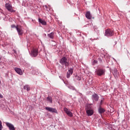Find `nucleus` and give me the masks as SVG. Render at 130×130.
Returning <instances> with one entry per match:
<instances>
[{"mask_svg": "<svg viewBox=\"0 0 130 130\" xmlns=\"http://www.w3.org/2000/svg\"><path fill=\"white\" fill-rule=\"evenodd\" d=\"M113 74L114 77L115 78H116V77H117V70H116V69L114 70Z\"/></svg>", "mask_w": 130, "mask_h": 130, "instance_id": "a211bd4d", "label": "nucleus"}, {"mask_svg": "<svg viewBox=\"0 0 130 130\" xmlns=\"http://www.w3.org/2000/svg\"><path fill=\"white\" fill-rule=\"evenodd\" d=\"M14 52L16 53V51H15V50H14Z\"/></svg>", "mask_w": 130, "mask_h": 130, "instance_id": "393cba45", "label": "nucleus"}, {"mask_svg": "<svg viewBox=\"0 0 130 130\" xmlns=\"http://www.w3.org/2000/svg\"><path fill=\"white\" fill-rule=\"evenodd\" d=\"M59 62L61 64H62V66H65L66 68H67V67H69V66H70V61L66 57H62L60 59Z\"/></svg>", "mask_w": 130, "mask_h": 130, "instance_id": "f257e3e1", "label": "nucleus"}, {"mask_svg": "<svg viewBox=\"0 0 130 130\" xmlns=\"http://www.w3.org/2000/svg\"><path fill=\"white\" fill-rule=\"evenodd\" d=\"M15 72H16L17 74H18V75H23V71H22V70H21V69L16 68H15Z\"/></svg>", "mask_w": 130, "mask_h": 130, "instance_id": "ddd939ff", "label": "nucleus"}, {"mask_svg": "<svg viewBox=\"0 0 130 130\" xmlns=\"http://www.w3.org/2000/svg\"><path fill=\"white\" fill-rule=\"evenodd\" d=\"M48 36L49 38H51V39H53V38H54V32H51L50 34H48Z\"/></svg>", "mask_w": 130, "mask_h": 130, "instance_id": "f3484780", "label": "nucleus"}, {"mask_svg": "<svg viewBox=\"0 0 130 130\" xmlns=\"http://www.w3.org/2000/svg\"><path fill=\"white\" fill-rule=\"evenodd\" d=\"M114 35V31L112 29H107L105 31V35L107 37H111V36H113Z\"/></svg>", "mask_w": 130, "mask_h": 130, "instance_id": "7ed1b4c3", "label": "nucleus"}, {"mask_svg": "<svg viewBox=\"0 0 130 130\" xmlns=\"http://www.w3.org/2000/svg\"><path fill=\"white\" fill-rule=\"evenodd\" d=\"M64 111L66 112V114L68 115V116H70V117H73V113L69 110V109L67 108H64Z\"/></svg>", "mask_w": 130, "mask_h": 130, "instance_id": "1a4fd4ad", "label": "nucleus"}, {"mask_svg": "<svg viewBox=\"0 0 130 130\" xmlns=\"http://www.w3.org/2000/svg\"><path fill=\"white\" fill-rule=\"evenodd\" d=\"M39 23H41V24H42L43 25H44L47 24V23L46 22V21H45V20H42L41 18H39Z\"/></svg>", "mask_w": 130, "mask_h": 130, "instance_id": "2eb2a0df", "label": "nucleus"}, {"mask_svg": "<svg viewBox=\"0 0 130 130\" xmlns=\"http://www.w3.org/2000/svg\"><path fill=\"white\" fill-rule=\"evenodd\" d=\"M95 73L97 76L101 77V76L105 75V70L99 68L95 70Z\"/></svg>", "mask_w": 130, "mask_h": 130, "instance_id": "f03ea898", "label": "nucleus"}, {"mask_svg": "<svg viewBox=\"0 0 130 130\" xmlns=\"http://www.w3.org/2000/svg\"><path fill=\"white\" fill-rule=\"evenodd\" d=\"M99 112L100 114H102V113H104L105 112V110L101 107L99 109Z\"/></svg>", "mask_w": 130, "mask_h": 130, "instance_id": "dca6fc26", "label": "nucleus"}, {"mask_svg": "<svg viewBox=\"0 0 130 130\" xmlns=\"http://www.w3.org/2000/svg\"><path fill=\"white\" fill-rule=\"evenodd\" d=\"M85 17L87 18V19H88L89 20H91L92 19V15H91V13L90 11H87L85 14Z\"/></svg>", "mask_w": 130, "mask_h": 130, "instance_id": "f8f14e48", "label": "nucleus"}, {"mask_svg": "<svg viewBox=\"0 0 130 130\" xmlns=\"http://www.w3.org/2000/svg\"><path fill=\"white\" fill-rule=\"evenodd\" d=\"M0 13H2V14H4V11L2 10V9L0 8Z\"/></svg>", "mask_w": 130, "mask_h": 130, "instance_id": "5701e85b", "label": "nucleus"}, {"mask_svg": "<svg viewBox=\"0 0 130 130\" xmlns=\"http://www.w3.org/2000/svg\"><path fill=\"white\" fill-rule=\"evenodd\" d=\"M11 28H16V29H17V26H16L15 25H12Z\"/></svg>", "mask_w": 130, "mask_h": 130, "instance_id": "4be33fe9", "label": "nucleus"}, {"mask_svg": "<svg viewBox=\"0 0 130 130\" xmlns=\"http://www.w3.org/2000/svg\"><path fill=\"white\" fill-rule=\"evenodd\" d=\"M16 30L18 35L22 36L24 34V30L22 29V26H21V25H17Z\"/></svg>", "mask_w": 130, "mask_h": 130, "instance_id": "423d86ee", "label": "nucleus"}, {"mask_svg": "<svg viewBox=\"0 0 130 130\" xmlns=\"http://www.w3.org/2000/svg\"><path fill=\"white\" fill-rule=\"evenodd\" d=\"M47 100H48L50 103H52V98L48 96L47 98Z\"/></svg>", "mask_w": 130, "mask_h": 130, "instance_id": "aec40b11", "label": "nucleus"}, {"mask_svg": "<svg viewBox=\"0 0 130 130\" xmlns=\"http://www.w3.org/2000/svg\"><path fill=\"white\" fill-rule=\"evenodd\" d=\"M30 54L31 56H32L33 57H36V56L38 55V49H32Z\"/></svg>", "mask_w": 130, "mask_h": 130, "instance_id": "6e6552de", "label": "nucleus"}, {"mask_svg": "<svg viewBox=\"0 0 130 130\" xmlns=\"http://www.w3.org/2000/svg\"><path fill=\"white\" fill-rule=\"evenodd\" d=\"M6 124L7 126L9 128V130H16L15 128V126L13 125V124L9 123V122H6Z\"/></svg>", "mask_w": 130, "mask_h": 130, "instance_id": "9d476101", "label": "nucleus"}, {"mask_svg": "<svg viewBox=\"0 0 130 130\" xmlns=\"http://www.w3.org/2000/svg\"><path fill=\"white\" fill-rule=\"evenodd\" d=\"M46 110H47L49 112H52V113H56L57 114V110L55 108L49 107H46L45 108Z\"/></svg>", "mask_w": 130, "mask_h": 130, "instance_id": "0eeeda50", "label": "nucleus"}, {"mask_svg": "<svg viewBox=\"0 0 130 130\" xmlns=\"http://www.w3.org/2000/svg\"><path fill=\"white\" fill-rule=\"evenodd\" d=\"M74 71L73 70V69L71 68L68 70V72H67V78L69 79L73 75Z\"/></svg>", "mask_w": 130, "mask_h": 130, "instance_id": "9b49d317", "label": "nucleus"}, {"mask_svg": "<svg viewBox=\"0 0 130 130\" xmlns=\"http://www.w3.org/2000/svg\"><path fill=\"white\" fill-rule=\"evenodd\" d=\"M5 8L6 9H7V10H8V11H9V12H11V13H15V12H16V11L13 9V7H12V5L10 4H6L5 5Z\"/></svg>", "mask_w": 130, "mask_h": 130, "instance_id": "20e7f679", "label": "nucleus"}, {"mask_svg": "<svg viewBox=\"0 0 130 130\" xmlns=\"http://www.w3.org/2000/svg\"><path fill=\"white\" fill-rule=\"evenodd\" d=\"M24 90H26L27 91H30V86L29 85H26L24 86Z\"/></svg>", "mask_w": 130, "mask_h": 130, "instance_id": "6ab92c4d", "label": "nucleus"}, {"mask_svg": "<svg viewBox=\"0 0 130 130\" xmlns=\"http://www.w3.org/2000/svg\"><path fill=\"white\" fill-rule=\"evenodd\" d=\"M101 103H102V101H101Z\"/></svg>", "mask_w": 130, "mask_h": 130, "instance_id": "bb28decb", "label": "nucleus"}, {"mask_svg": "<svg viewBox=\"0 0 130 130\" xmlns=\"http://www.w3.org/2000/svg\"><path fill=\"white\" fill-rule=\"evenodd\" d=\"M1 83H2V81H1V80H0V84H1Z\"/></svg>", "mask_w": 130, "mask_h": 130, "instance_id": "a878e982", "label": "nucleus"}, {"mask_svg": "<svg viewBox=\"0 0 130 130\" xmlns=\"http://www.w3.org/2000/svg\"><path fill=\"white\" fill-rule=\"evenodd\" d=\"M3 128V125H2V121L0 120V130H2Z\"/></svg>", "mask_w": 130, "mask_h": 130, "instance_id": "412c9836", "label": "nucleus"}, {"mask_svg": "<svg viewBox=\"0 0 130 130\" xmlns=\"http://www.w3.org/2000/svg\"><path fill=\"white\" fill-rule=\"evenodd\" d=\"M92 99L94 101H98L99 99V96H98V95H97V94L94 93L92 95Z\"/></svg>", "mask_w": 130, "mask_h": 130, "instance_id": "4468645a", "label": "nucleus"}, {"mask_svg": "<svg viewBox=\"0 0 130 130\" xmlns=\"http://www.w3.org/2000/svg\"><path fill=\"white\" fill-rule=\"evenodd\" d=\"M86 114H87L88 116H92L93 114H94V110L92 109V108L90 107H87L86 109Z\"/></svg>", "mask_w": 130, "mask_h": 130, "instance_id": "39448f33", "label": "nucleus"}, {"mask_svg": "<svg viewBox=\"0 0 130 130\" xmlns=\"http://www.w3.org/2000/svg\"><path fill=\"white\" fill-rule=\"evenodd\" d=\"M0 98H4V96L0 93Z\"/></svg>", "mask_w": 130, "mask_h": 130, "instance_id": "b1692460", "label": "nucleus"}]
</instances>
